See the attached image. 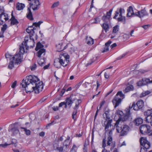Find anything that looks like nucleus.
<instances>
[{"mask_svg":"<svg viewBox=\"0 0 152 152\" xmlns=\"http://www.w3.org/2000/svg\"><path fill=\"white\" fill-rule=\"evenodd\" d=\"M39 81L37 76L30 75L23 79L21 85L25 88L26 92L34 91L35 93L38 94L43 88V82Z\"/></svg>","mask_w":152,"mask_h":152,"instance_id":"obj_1","label":"nucleus"},{"mask_svg":"<svg viewBox=\"0 0 152 152\" xmlns=\"http://www.w3.org/2000/svg\"><path fill=\"white\" fill-rule=\"evenodd\" d=\"M111 121L109 120L107 123L104 124L105 125V134H107L108 137L107 138V142L106 144H107V146H111L110 148V149L111 151L115 148V143L113 142V138L112 137V131L114 130V129H111V130L109 129L110 127L111 126Z\"/></svg>","mask_w":152,"mask_h":152,"instance_id":"obj_2","label":"nucleus"},{"mask_svg":"<svg viewBox=\"0 0 152 152\" xmlns=\"http://www.w3.org/2000/svg\"><path fill=\"white\" fill-rule=\"evenodd\" d=\"M59 56V58L54 60V66L57 68H60L61 66H66L69 61V56L67 53H63L61 54Z\"/></svg>","mask_w":152,"mask_h":152,"instance_id":"obj_3","label":"nucleus"},{"mask_svg":"<svg viewBox=\"0 0 152 152\" xmlns=\"http://www.w3.org/2000/svg\"><path fill=\"white\" fill-rule=\"evenodd\" d=\"M34 46V42L33 39H26L23 41L21 45L20 46L19 53L22 56L25 53H27L29 48H33Z\"/></svg>","mask_w":152,"mask_h":152,"instance_id":"obj_4","label":"nucleus"},{"mask_svg":"<svg viewBox=\"0 0 152 152\" xmlns=\"http://www.w3.org/2000/svg\"><path fill=\"white\" fill-rule=\"evenodd\" d=\"M29 7L27 9V18L31 20H33L32 14L31 10V8L33 11L38 10L40 7V4L38 0H32L29 3Z\"/></svg>","mask_w":152,"mask_h":152,"instance_id":"obj_5","label":"nucleus"},{"mask_svg":"<svg viewBox=\"0 0 152 152\" xmlns=\"http://www.w3.org/2000/svg\"><path fill=\"white\" fill-rule=\"evenodd\" d=\"M115 126L116 128L117 132L118 133H120V135L121 136L126 134L129 129V126L127 125L120 124L119 120H117L116 121Z\"/></svg>","mask_w":152,"mask_h":152,"instance_id":"obj_6","label":"nucleus"},{"mask_svg":"<svg viewBox=\"0 0 152 152\" xmlns=\"http://www.w3.org/2000/svg\"><path fill=\"white\" fill-rule=\"evenodd\" d=\"M125 11L124 9L119 8L115 11L113 18L117 19L118 22H123L124 23L126 22V17L124 16Z\"/></svg>","mask_w":152,"mask_h":152,"instance_id":"obj_7","label":"nucleus"},{"mask_svg":"<svg viewBox=\"0 0 152 152\" xmlns=\"http://www.w3.org/2000/svg\"><path fill=\"white\" fill-rule=\"evenodd\" d=\"M23 58V56L20 53H16L14 56L12 57V58L10 59V61L8 66V68L12 69L14 67V61L15 63L18 64L20 63Z\"/></svg>","mask_w":152,"mask_h":152,"instance_id":"obj_8","label":"nucleus"},{"mask_svg":"<svg viewBox=\"0 0 152 152\" xmlns=\"http://www.w3.org/2000/svg\"><path fill=\"white\" fill-rule=\"evenodd\" d=\"M42 23H43L42 21H40L37 23H33L32 25L28 27L26 30V31L28 34V35L27 36H29V38H32L34 34V30L38 27L39 28L40 25Z\"/></svg>","mask_w":152,"mask_h":152,"instance_id":"obj_9","label":"nucleus"},{"mask_svg":"<svg viewBox=\"0 0 152 152\" xmlns=\"http://www.w3.org/2000/svg\"><path fill=\"white\" fill-rule=\"evenodd\" d=\"M124 98V95L121 91H119L117 92L112 100V102L114 105L115 108L119 105L121 102V99Z\"/></svg>","mask_w":152,"mask_h":152,"instance_id":"obj_10","label":"nucleus"},{"mask_svg":"<svg viewBox=\"0 0 152 152\" xmlns=\"http://www.w3.org/2000/svg\"><path fill=\"white\" fill-rule=\"evenodd\" d=\"M150 126L147 125H141L140 128V132L142 134H148L149 135L152 134V130H150Z\"/></svg>","mask_w":152,"mask_h":152,"instance_id":"obj_11","label":"nucleus"},{"mask_svg":"<svg viewBox=\"0 0 152 152\" xmlns=\"http://www.w3.org/2000/svg\"><path fill=\"white\" fill-rule=\"evenodd\" d=\"M8 19V15L4 13L3 8L0 7V25H2Z\"/></svg>","mask_w":152,"mask_h":152,"instance_id":"obj_12","label":"nucleus"},{"mask_svg":"<svg viewBox=\"0 0 152 152\" xmlns=\"http://www.w3.org/2000/svg\"><path fill=\"white\" fill-rule=\"evenodd\" d=\"M144 106V102L142 100H140L137 101L136 104L134 102H133L132 107H133V109L134 110L138 111L142 109Z\"/></svg>","mask_w":152,"mask_h":152,"instance_id":"obj_13","label":"nucleus"},{"mask_svg":"<svg viewBox=\"0 0 152 152\" xmlns=\"http://www.w3.org/2000/svg\"><path fill=\"white\" fill-rule=\"evenodd\" d=\"M140 142L141 145L146 150L149 149L151 147L150 142L147 140L146 137L141 138Z\"/></svg>","mask_w":152,"mask_h":152,"instance_id":"obj_14","label":"nucleus"},{"mask_svg":"<svg viewBox=\"0 0 152 152\" xmlns=\"http://www.w3.org/2000/svg\"><path fill=\"white\" fill-rule=\"evenodd\" d=\"M151 83H152V80H151L148 78H144L139 81L137 83V85L138 86H141Z\"/></svg>","mask_w":152,"mask_h":152,"instance_id":"obj_15","label":"nucleus"},{"mask_svg":"<svg viewBox=\"0 0 152 152\" xmlns=\"http://www.w3.org/2000/svg\"><path fill=\"white\" fill-rule=\"evenodd\" d=\"M135 15L136 16L141 18L145 17L148 16V14L145 9H142L140 11H139L135 13Z\"/></svg>","mask_w":152,"mask_h":152,"instance_id":"obj_16","label":"nucleus"},{"mask_svg":"<svg viewBox=\"0 0 152 152\" xmlns=\"http://www.w3.org/2000/svg\"><path fill=\"white\" fill-rule=\"evenodd\" d=\"M75 95L72 94L70 96V97L66 98L65 102L68 105L70 106L71 107L75 101Z\"/></svg>","mask_w":152,"mask_h":152,"instance_id":"obj_17","label":"nucleus"},{"mask_svg":"<svg viewBox=\"0 0 152 152\" xmlns=\"http://www.w3.org/2000/svg\"><path fill=\"white\" fill-rule=\"evenodd\" d=\"M111 146H107V144H106V140L105 138L103 139L102 141V148L103 149L101 152H110V151L107 150V149L110 148Z\"/></svg>","mask_w":152,"mask_h":152,"instance_id":"obj_18","label":"nucleus"},{"mask_svg":"<svg viewBox=\"0 0 152 152\" xmlns=\"http://www.w3.org/2000/svg\"><path fill=\"white\" fill-rule=\"evenodd\" d=\"M103 116L104 118H106V121L104 122V124L107 123L109 120L111 121V123H112V120L110 118L109 110L105 111L104 113L103 114Z\"/></svg>","mask_w":152,"mask_h":152,"instance_id":"obj_19","label":"nucleus"},{"mask_svg":"<svg viewBox=\"0 0 152 152\" xmlns=\"http://www.w3.org/2000/svg\"><path fill=\"white\" fill-rule=\"evenodd\" d=\"M113 11V9H110L108 12H107V15L103 17L102 19L104 22H107L109 21Z\"/></svg>","mask_w":152,"mask_h":152,"instance_id":"obj_20","label":"nucleus"},{"mask_svg":"<svg viewBox=\"0 0 152 152\" xmlns=\"http://www.w3.org/2000/svg\"><path fill=\"white\" fill-rule=\"evenodd\" d=\"M75 99L74 102L75 104V106L73 107L74 109H78L79 107V104L81 103V100L80 99H78L77 96L75 95Z\"/></svg>","mask_w":152,"mask_h":152,"instance_id":"obj_21","label":"nucleus"},{"mask_svg":"<svg viewBox=\"0 0 152 152\" xmlns=\"http://www.w3.org/2000/svg\"><path fill=\"white\" fill-rule=\"evenodd\" d=\"M127 13L126 15V16L128 17H131L133 15H135V13L134 12L132 6L129 7L127 10Z\"/></svg>","mask_w":152,"mask_h":152,"instance_id":"obj_22","label":"nucleus"},{"mask_svg":"<svg viewBox=\"0 0 152 152\" xmlns=\"http://www.w3.org/2000/svg\"><path fill=\"white\" fill-rule=\"evenodd\" d=\"M112 41L110 40L107 42L105 43V46L103 48V50L102 51V52L103 53H104L109 50V47Z\"/></svg>","mask_w":152,"mask_h":152,"instance_id":"obj_23","label":"nucleus"},{"mask_svg":"<svg viewBox=\"0 0 152 152\" xmlns=\"http://www.w3.org/2000/svg\"><path fill=\"white\" fill-rule=\"evenodd\" d=\"M45 54V50L44 49H41L38 50L37 53V55L39 58H40L41 56L42 55L44 56Z\"/></svg>","mask_w":152,"mask_h":152,"instance_id":"obj_24","label":"nucleus"},{"mask_svg":"<svg viewBox=\"0 0 152 152\" xmlns=\"http://www.w3.org/2000/svg\"><path fill=\"white\" fill-rule=\"evenodd\" d=\"M143 122V119L140 118H136L134 121V123L136 126H139Z\"/></svg>","mask_w":152,"mask_h":152,"instance_id":"obj_25","label":"nucleus"},{"mask_svg":"<svg viewBox=\"0 0 152 152\" xmlns=\"http://www.w3.org/2000/svg\"><path fill=\"white\" fill-rule=\"evenodd\" d=\"M25 7L24 4L21 3H18L16 4V9L18 10H23Z\"/></svg>","mask_w":152,"mask_h":152,"instance_id":"obj_26","label":"nucleus"},{"mask_svg":"<svg viewBox=\"0 0 152 152\" xmlns=\"http://www.w3.org/2000/svg\"><path fill=\"white\" fill-rule=\"evenodd\" d=\"M116 115H118L119 118L118 120L120 121L121 119H122V117L123 115V113L122 111L120 110H117L115 113Z\"/></svg>","mask_w":152,"mask_h":152,"instance_id":"obj_27","label":"nucleus"},{"mask_svg":"<svg viewBox=\"0 0 152 152\" xmlns=\"http://www.w3.org/2000/svg\"><path fill=\"white\" fill-rule=\"evenodd\" d=\"M12 17L10 19L11 21V24L12 25H15L17 24L18 23V22L17 20L16 19L14 16L12 15Z\"/></svg>","mask_w":152,"mask_h":152,"instance_id":"obj_28","label":"nucleus"},{"mask_svg":"<svg viewBox=\"0 0 152 152\" xmlns=\"http://www.w3.org/2000/svg\"><path fill=\"white\" fill-rule=\"evenodd\" d=\"M46 58H41L38 61V63L40 66H42L46 63Z\"/></svg>","mask_w":152,"mask_h":152,"instance_id":"obj_29","label":"nucleus"},{"mask_svg":"<svg viewBox=\"0 0 152 152\" xmlns=\"http://www.w3.org/2000/svg\"><path fill=\"white\" fill-rule=\"evenodd\" d=\"M134 87L133 86L130 85L127 86L124 90L125 93H127L130 91H132L133 90Z\"/></svg>","mask_w":152,"mask_h":152,"instance_id":"obj_30","label":"nucleus"},{"mask_svg":"<svg viewBox=\"0 0 152 152\" xmlns=\"http://www.w3.org/2000/svg\"><path fill=\"white\" fill-rule=\"evenodd\" d=\"M145 115L147 116L152 117V109L151 110H148L145 111L144 113Z\"/></svg>","mask_w":152,"mask_h":152,"instance_id":"obj_31","label":"nucleus"},{"mask_svg":"<svg viewBox=\"0 0 152 152\" xmlns=\"http://www.w3.org/2000/svg\"><path fill=\"white\" fill-rule=\"evenodd\" d=\"M44 46L42 45L40 42L37 43L36 48L35 49L36 51H38L40 49H43Z\"/></svg>","mask_w":152,"mask_h":152,"instance_id":"obj_32","label":"nucleus"},{"mask_svg":"<svg viewBox=\"0 0 152 152\" xmlns=\"http://www.w3.org/2000/svg\"><path fill=\"white\" fill-rule=\"evenodd\" d=\"M56 47L58 49V51L60 52L64 50L63 48L62 44L60 43L56 45Z\"/></svg>","mask_w":152,"mask_h":152,"instance_id":"obj_33","label":"nucleus"},{"mask_svg":"<svg viewBox=\"0 0 152 152\" xmlns=\"http://www.w3.org/2000/svg\"><path fill=\"white\" fill-rule=\"evenodd\" d=\"M145 121L147 123H150L152 126V117L150 116L146 117L145 118Z\"/></svg>","mask_w":152,"mask_h":152,"instance_id":"obj_34","label":"nucleus"},{"mask_svg":"<svg viewBox=\"0 0 152 152\" xmlns=\"http://www.w3.org/2000/svg\"><path fill=\"white\" fill-rule=\"evenodd\" d=\"M102 27L105 30V32H107L109 28V26L108 24L106 23H103Z\"/></svg>","mask_w":152,"mask_h":152,"instance_id":"obj_35","label":"nucleus"},{"mask_svg":"<svg viewBox=\"0 0 152 152\" xmlns=\"http://www.w3.org/2000/svg\"><path fill=\"white\" fill-rule=\"evenodd\" d=\"M129 116L130 115L126 114L125 115H123L122 117V119H121V120H122L124 121H126L127 120Z\"/></svg>","mask_w":152,"mask_h":152,"instance_id":"obj_36","label":"nucleus"},{"mask_svg":"<svg viewBox=\"0 0 152 152\" xmlns=\"http://www.w3.org/2000/svg\"><path fill=\"white\" fill-rule=\"evenodd\" d=\"M86 42L88 44L90 45L94 44V40L93 39H89L88 40L87 39Z\"/></svg>","mask_w":152,"mask_h":152,"instance_id":"obj_37","label":"nucleus"},{"mask_svg":"<svg viewBox=\"0 0 152 152\" xmlns=\"http://www.w3.org/2000/svg\"><path fill=\"white\" fill-rule=\"evenodd\" d=\"M77 110L78 109H74V110L73 112L72 115V117L73 119L75 120L76 118V117L75 116H76L77 115Z\"/></svg>","mask_w":152,"mask_h":152,"instance_id":"obj_38","label":"nucleus"},{"mask_svg":"<svg viewBox=\"0 0 152 152\" xmlns=\"http://www.w3.org/2000/svg\"><path fill=\"white\" fill-rule=\"evenodd\" d=\"M100 21V19L98 17L94 18L93 20L90 21L91 23H97Z\"/></svg>","mask_w":152,"mask_h":152,"instance_id":"obj_39","label":"nucleus"},{"mask_svg":"<svg viewBox=\"0 0 152 152\" xmlns=\"http://www.w3.org/2000/svg\"><path fill=\"white\" fill-rule=\"evenodd\" d=\"M119 26L118 25H116L113 28V32L116 33L119 30Z\"/></svg>","mask_w":152,"mask_h":152,"instance_id":"obj_40","label":"nucleus"},{"mask_svg":"<svg viewBox=\"0 0 152 152\" xmlns=\"http://www.w3.org/2000/svg\"><path fill=\"white\" fill-rule=\"evenodd\" d=\"M132 106H129V107L128 108H126L125 110V111H126V114L130 115V110L132 109V108H133V107H132Z\"/></svg>","mask_w":152,"mask_h":152,"instance_id":"obj_41","label":"nucleus"},{"mask_svg":"<svg viewBox=\"0 0 152 152\" xmlns=\"http://www.w3.org/2000/svg\"><path fill=\"white\" fill-rule=\"evenodd\" d=\"M77 148L76 146L74 145H73L70 152H77Z\"/></svg>","mask_w":152,"mask_h":152,"instance_id":"obj_42","label":"nucleus"},{"mask_svg":"<svg viewBox=\"0 0 152 152\" xmlns=\"http://www.w3.org/2000/svg\"><path fill=\"white\" fill-rule=\"evenodd\" d=\"M21 129H23L24 131L25 132L26 134L27 135H30L31 133L30 131L29 130L25 128H21Z\"/></svg>","mask_w":152,"mask_h":152,"instance_id":"obj_43","label":"nucleus"},{"mask_svg":"<svg viewBox=\"0 0 152 152\" xmlns=\"http://www.w3.org/2000/svg\"><path fill=\"white\" fill-rule=\"evenodd\" d=\"M70 144V141H68L67 140H65L64 142L63 146H65L67 148V146L69 145Z\"/></svg>","mask_w":152,"mask_h":152,"instance_id":"obj_44","label":"nucleus"},{"mask_svg":"<svg viewBox=\"0 0 152 152\" xmlns=\"http://www.w3.org/2000/svg\"><path fill=\"white\" fill-rule=\"evenodd\" d=\"M55 150H57L59 152H62L63 150V147H56V148L55 149Z\"/></svg>","mask_w":152,"mask_h":152,"instance_id":"obj_45","label":"nucleus"},{"mask_svg":"<svg viewBox=\"0 0 152 152\" xmlns=\"http://www.w3.org/2000/svg\"><path fill=\"white\" fill-rule=\"evenodd\" d=\"M59 3V2L58 1L54 3L52 6L51 8H53L56 7H57L58 6Z\"/></svg>","mask_w":152,"mask_h":152,"instance_id":"obj_46","label":"nucleus"},{"mask_svg":"<svg viewBox=\"0 0 152 152\" xmlns=\"http://www.w3.org/2000/svg\"><path fill=\"white\" fill-rule=\"evenodd\" d=\"M12 56L8 53H7L5 55V57L7 58H9L10 60V59L12 58H11Z\"/></svg>","mask_w":152,"mask_h":152,"instance_id":"obj_47","label":"nucleus"},{"mask_svg":"<svg viewBox=\"0 0 152 152\" xmlns=\"http://www.w3.org/2000/svg\"><path fill=\"white\" fill-rule=\"evenodd\" d=\"M37 68V65L36 64H34L31 67V70L33 71L35 70Z\"/></svg>","mask_w":152,"mask_h":152,"instance_id":"obj_48","label":"nucleus"},{"mask_svg":"<svg viewBox=\"0 0 152 152\" xmlns=\"http://www.w3.org/2000/svg\"><path fill=\"white\" fill-rule=\"evenodd\" d=\"M10 144H8L5 143L4 144H0V147H2L3 148H5L7 147L8 145H10Z\"/></svg>","mask_w":152,"mask_h":152,"instance_id":"obj_49","label":"nucleus"},{"mask_svg":"<svg viewBox=\"0 0 152 152\" xmlns=\"http://www.w3.org/2000/svg\"><path fill=\"white\" fill-rule=\"evenodd\" d=\"M17 81H15L11 85V87L12 88H14L16 86L17 84Z\"/></svg>","mask_w":152,"mask_h":152,"instance_id":"obj_50","label":"nucleus"},{"mask_svg":"<svg viewBox=\"0 0 152 152\" xmlns=\"http://www.w3.org/2000/svg\"><path fill=\"white\" fill-rule=\"evenodd\" d=\"M150 26V25H144L142 26V27L145 29H147Z\"/></svg>","mask_w":152,"mask_h":152,"instance_id":"obj_51","label":"nucleus"},{"mask_svg":"<svg viewBox=\"0 0 152 152\" xmlns=\"http://www.w3.org/2000/svg\"><path fill=\"white\" fill-rule=\"evenodd\" d=\"M140 152H147V150L144 147L141 148Z\"/></svg>","mask_w":152,"mask_h":152,"instance_id":"obj_52","label":"nucleus"},{"mask_svg":"<svg viewBox=\"0 0 152 152\" xmlns=\"http://www.w3.org/2000/svg\"><path fill=\"white\" fill-rule=\"evenodd\" d=\"M47 99L46 96H45L42 98L40 100V102H44Z\"/></svg>","mask_w":152,"mask_h":152,"instance_id":"obj_53","label":"nucleus"},{"mask_svg":"<svg viewBox=\"0 0 152 152\" xmlns=\"http://www.w3.org/2000/svg\"><path fill=\"white\" fill-rule=\"evenodd\" d=\"M53 109L54 111H57L58 110V106H54L53 107Z\"/></svg>","mask_w":152,"mask_h":152,"instance_id":"obj_54","label":"nucleus"},{"mask_svg":"<svg viewBox=\"0 0 152 152\" xmlns=\"http://www.w3.org/2000/svg\"><path fill=\"white\" fill-rule=\"evenodd\" d=\"M45 135V133L43 132H41L39 133V135L40 136L43 137Z\"/></svg>","mask_w":152,"mask_h":152,"instance_id":"obj_55","label":"nucleus"},{"mask_svg":"<svg viewBox=\"0 0 152 152\" xmlns=\"http://www.w3.org/2000/svg\"><path fill=\"white\" fill-rule=\"evenodd\" d=\"M65 104V102H61L59 104V107H61Z\"/></svg>","mask_w":152,"mask_h":152,"instance_id":"obj_56","label":"nucleus"},{"mask_svg":"<svg viewBox=\"0 0 152 152\" xmlns=\"http://www.w3.org/2000/svg\"><path fill=\"white\" fill-rule=\"evenodd\" d=\"M96 89L98 88L99 86L100 85V83L97 80L96 81Z\"/></svg>","mask_w":152,"mask_h":152,"instance_id":"obj_57","label":"nucleus"},{"mask_svg":"<svg viewBox=\"0 0 152 152\" xmlns=\"http://www.w3.org/2000/svg\"><path fill=\"white\" fill-rule=\"evenodd\" d=\"M104 101H102L100 103V104L99 107V109L101 108V107H102V106L104 105Z\"/></svg>","mask_w":152,"mask_h":152,"instance_id":"obj_58","label":"nucleus"},{"mask_svg":"<svg viewBox=\"0 0 152 152\" xmlns=\"http://www.w3.org/2000/svg\"><path fill=\"white\" fill-rule=\"evenodd\" d=\"M7 26L6 25H3V27L1 28V30L2 31H4L6 30V29Z\"/></svg>","mask_w":152,"mask_h":152,"instance_id":"obj_59","label":"nucleus"},{"mask_svg":"<svg viewBox=\"0 0 152 152\" xmlns=\"http://www.w3.org/2000/svg\"><path fill=\"white\" fill-rule=\"evenodd\" d=\"M117 45L115 43H114L110 46V48L111 49L113 48L116 47Z\"/></svg>","mask_w":152,"mask_h":152,"instance_id":"obj_60","label":"nucleus"},{"mask_svg":"<svg viewBox=\"0 0 152 152\" xmlns=\"http://www.w3.org/2000/svg\"><path fill=\"white\" fill-rule=\"evenodd\" d=\"M50 66V64H48L47 65H46L44 66L43 68L45 69H47Z\"/></svg>","mask_w":152,"mask_h":152,"instance_id":"obj_61","label":"nucleus"},{"mask_svg":"<svg viewBox=\"0 0 152 152\" xmlns=\"http://www.w3.org/2000/svg\"><path fill=\"white\" fill-rule=\"evenodd\" d=\"M104 75L106 79L108 78L109 77V75L107 74L106 72L104 73Z\"/></svg>","mask_w":152,"mask_h":152,"instance_id":"obj_62","label":"nucleus"},{"mask_svg":"<svg viewBox=\"0 0 152 152\" xmlns=\"http://www.w3.org/2000/svg\"><path fill=\"white\" fill-rule=\"evenodd\" d=\"M65 91V90H64L62 89L61 91V93L60 95V96H62L63 94L64 93Z\"/></svg>","mask_w":152,"mask_h":152,"instance_id":"obj_63","label":"nucleus"},{"mask_svg":"<svg viewBox=\"0 0 152 152\" xmlns=\"http://www.w3.org/2000/svg\"><path fill=\"white\" fill-rule=\"evenodd\" d=\"M54 122V121H53L51 122L50 123L48 124L47 125V126H50L51 125H52L53 124V123Z\"/></svg>","mask_w":152,"mask_h":152,"instance_id":"obj_64","label":"nucleus"}]
</instances>
